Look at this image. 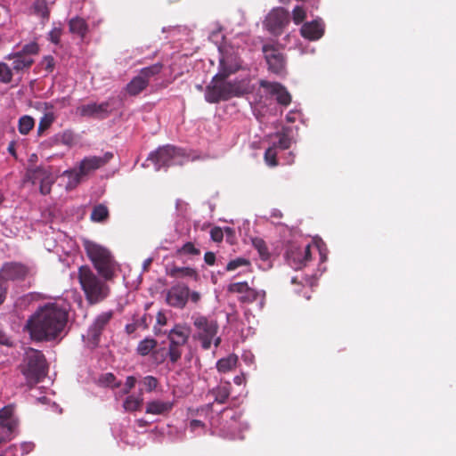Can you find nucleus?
<instances>
[{
  "instance_id": "obj_1",
  "label": "nucleus",
  "mask_w": 456,
  "mask_h": 456,
  "mask_svg": "<svg viewBox=\"0 0 456 456\" xmlns=\"http://www.w3.org/2000/svg\"><path fill=\"white\" fill-rule=\"evenodd\" d=\"M67 310L57 303L40 306L28 317L25 330L36 342H50L59 338L68 322Z\"/></svg>"
},
{
  "instance_id": "obj_2",
  "label": "nucleus",
  "mask_w": 456,
  "mask_h": 456,
  "mask_svg": "<svg viewBox=\"0 0 456 456\" xmlns=\"http://www.w3.org/2000/svg\"><path fill=\"white\" fill-rule=\"evenodd\" d=\"M252 91L249 77L228 80V78L216 74L206 86L204 97L208 103H219L232 98L242 97Z\"/></svg>"
},
{
  "instance_id": "obj_3",
  "label": "nucleus",
  "mask_w": 456,
  "mask_h": 456,
  "mask_svg": "<svg viewBox=\"0 0 456 456\" xmlns=\"http://www.w3.org/2000/svg\"><path fill=\"white\" fill-rule=\"evenodd\" d=\"M84 248L99 275L105 281L113 280L118 264L112 253L107 248L90 240L84 242Z\"/></svg>"
},
{
  "instance_id": "obj_4",
  "label": "nucleus",
  "mask_w": 456,
  "mask_h": 456,
  "mask_svg": "<svg viewBox=\"0 0 456 456\" xmlns=\"http://www.w3.org/2000/svg\"><path fill=\"white\" fill-rule=\"evenodd\" d=\"M78 281L89 305H96L110 295V289L88 265L78 268Z\"/></svg>"
},
{
  "instance_id": "obj_5",
  "label": "nucleus",
  "mask_w": 456,
  "mask_h": 456,
  "mask_svg": "<svg viewBox=\"0 0 456 456\" xmlns=\"http://www.w3.org/2000/svg\"><path fill=\"white\" fill-rule=\"evenodd\" d=\"M19 369L28 385L38 383L46 373V361L43 353L34 348H28Z\"/></svg>"
},
{
  "instance_id": "obj_6",
  "label": "nucleus",
  "mask_w": 456,
  "mask_h": 456,
  "mask_svg": "<svg viewBox=\"0 0 456 456\" xmlns=\"http://www.w3.org/2000/svg\"><path fill=\"white\" fill-rule=\"evenodd\" d=\"M191 319L196 329L193 338L200 341L201 347L204 350H208L212 343L218 347L222 340L220 337L216 336L219 330L217 322L200 314H193Z\"/></svg>"
},
{
  "instance_id": "obj_7",
  "label": "nucleus",
  "mask_w": 456,
  "mask_h": 456,
  "mask_svg": "<svg viewBox=\"0 0 456 456\" xmlns=\"http://www.w3.org/2000/svg\"><path fill=\"white\" fill-rule=\"evenodd\" d=\"M191 328L185 324H175L167 333L168 360L171 363H176L182 357L183 347L189 341Z\"/></svg>"
},
{
  "instance_id": "obj_8",
  "label": "nucleus",
  "mask_w": 456,
  "mask_h": 456,
  "mask_svg": "<svg viewBox=\"0 0 456 456\" xmlns=\"http://www.w3.org/2000/svg\"><path fill=\"white\" fill-rule=\"evenodd\" d=\"M227 291L229 293L238 294V301L240 304L250 305L258 301L261 308L265 305V292L264 290H258L249 287L246 281L229 284Z\"/></svg>"
},
{
  "instance_id": "obj_9",
  "label": "nucleus",
  "mask_w": 456,
  "mask_h": 456,
  "mask_svg": "<svg viewBox=\"0 0 456 456\" xmlns=\"http://www.w3.org/2000/svg\"><path fill=\"white\" fill-rule=\"evenodd\" d=\"M262 51L268 65V69L277 76L286 74V57L278 45L265 44Z\"/></svg>"
},
{
  "instance_id": "obj_10",
  "label": "nucleus",
  "mask_w": 456,
  "mask_h": 456,
  "mask_svg": "<svg viewBox=\"0 0 456 456\" xmlns=\"http://www.w3.org/2000/svg\"><path fill=\"white\" fill-rule=\"evenodd\" d=\"M183 153L180 150L171 145H166L159 148L155 152H151L148 158L156 166L157 169L168 167L170 166L182 164Z\"/></svg>"
},
{
  "instance_id": "obj_11",
  "label": "nucleus",
  "mask_w": 456,
  "mask_h": 456,
  "mask_svg": "<svg viewBox=\"0 0 456 456\" xmlns=\"http://www.w3.org/2000/svg\"><path fill=\"white\" fill-rule=\"evenodd\" d=\"M286 257L289 265L295 269H300L311 259L310 244L297 245L291 243L286 251Z\"/></svg>"
},
{
  "instance_id": "obj_12",
  "label": "nucleus",
  "mask_w": 456,
  "mask_h": 456,
  "mask_svg": "<svg viewBox=\"0 0 456 456\" xmlns=\"http://www.w3.org/2000/svg\"><path fill=\"white\" fill-rule=\"evenodd\" d=\"M289 23V12L281 7L272 10L265 21L266 28L274 36L281 35Z\"/></svg>"
},
{
  "instance_id": "obj_13",
  "label": "nucleus",
  "mask_w": 456,
  "mask_h": 456,
  "mask_svg": "<svg viewBox=\"0 0 456 456\" xmlns=\"http://www.w3.org/2000/svg\"><path fill=\"white\" fill-rule=\"evenodd\" d=\"M29 268L19 262L5 263L0 270V279L7 284V281H22L28 275Z\"/></svg>"
},
{
  "instance_id": "obj_14",
  "label": "nucleus",
  "mask_w": 456,
  "mask_h": 456,
  "mask_svg": "<svg viewBox=\"0 0 456 456\" xmlns=\"http://www.w3.org/2000/svg\"><path fill=\"white\" fill-rule=\"evenodd\" d=\"M190 289L187 285L178 283L172 286L167 292V302L169 305L183 309L189 299Z\"/></svg>"
},
{
  "instance_id": "obj_15",
  "label": "nucleus",
  "mask_w": 456,
  "mask_h": 456,
  "mask_svg": "<svg viewBox=\"0 0 456 456\" xmlns=\"http://www.w3.org/2000/svg\"><path fill=\"white\" fill-rule=\"evenodd\" d=\"M110 102H103L102 103L91 102L88 104L81 105L77 108V112L81 117L94 118L97 119H104L110 114Z\"/></svg>"
},
{
  "instance_id": "obj_16",
  "label": "nucleus",
  "mask_w": 456,
  "mask_h": 456,
  "mask_svg": "<svg viewBox=\"0 0 456 456\" xmlns=\"http://www.w3.org/2000/svg\"><path fill=\"white\" fill-rule=\"evenodd\" d=\"M260 87L265 89L271 95L276 96V101L282 106H288L291 102V95L284 86L278 82H269L267 80H260Z\"/></svg>"
},
{
  "instance_id": "obj_17",
  "label": "nucleus",
  "mask_w": 456,
  "mask_h": 456,
  "mask_svg": "<svg viewBox=\"0 0 456 456\" xmlns=\"http://www.w3.org/2000/svg\"><path fill=\"white\" fill-rule=\"evenodd\" d=\"M113 317V311L100 314L89 327L88 336L94 344H98L101 335Z\"/></svg>"
},
{
  "instance_id": "obj_18",
  "label": "nucleus",
  "mask_w": 456,
  "mask_h": 456,
  "mask_svg": "<svg viewBox=\"0 0 456 456\" xmlns=\"http://www.w3.org/2000/svg\"><path fill=\"white\" fill-rule=\"evenodd\" d=\"M113 158V153L106 152L102 157L92 156L85 158L79 165L81 173L85 175H88L91 171L96 170L106 165Z\"/></svg>"
},
{
  "instance_id": "obj_19",
  "label": "nucleus",
  "mask_w": 456,
  "mask_h": 456,
  "mask_svg": "<svg viewBox=\"0 0 456 456\" xmlns=\"http://www.w3.org/2000/svg\"><path fill=\"white\" fill-rule=\"evenodd\" d=\"M241 68L240 61L233 55H225L219 61L218 72L223 77L228 78L231 75L235 74Z\"/></svg>"
},
{
  "instance_id": "obj_20",
  "label": "nucleus",
  "mask_w": 456,
  "mask_h": 456,
  "mask_svg": "<svg viewBox=\"0 0 456 456\" xmlns=\"http://www.w3.org/2000/svg\"><path fill=\"white\" fill-rule=\"evenodd\" d=\"M301 36L308 40L320 39L324 34V25L321 20L305 22L300 29Z\"/></svg>"
},
{
  "instance_id": "obj_21",
  "label": "nucleus",
  "mask_w": 456,
  "mask_h": 456,
  "mask_svg": "<svg viewBox=\"0 0 456 456\" xmlns=\"http://www.w3.org/2000/svg\"><path fill=\"white\" fill-rule=\"evenodd\" d=\"M5 59L8 61H12L11 68L12 71L16 73L28 70L34 63V60L31 56L19 53L18 52L8 54L5 56Z\"/></svg>"
},
{
  "instance_id": "obj_22",
  "label": "nucleus",
  "mask_w": 456,
  "mask_h": 456,
  "mask_svg": "<svg viewBox=\"0 0 456 456\" xmlns=\"http://www.w3.org/2000/svg\"><path fill=\"white\" fill-rule=\"evenodd\" d=\"M174 408L171 401L152 400L147 403L145 412L152 415H167Z\"/></svg>"
},
{
  "instance_id": "obj_23",
  "label": "nucleus",
  "mask_w": 456,
  "mask_h": 456,
  "mask_svg": "<svg viewBox=\"0 0 456 456\" xmlns=\"http://www.w3.org/2000/svg\"><path fill=\"white\" fill-rule=\"evenodd\" d=\"M232 385L229 381L221 382L216 387L208 391V395L214 397V402L223 404L225 403L231 395Z\"/></svg>"
},
{
  "instance_id": "obj_24",
  "label": "nucleus",
  "mask_w": 456,
  "mask_h": 456,
  "mask_svg": "<svg viewBox=\"0 0 456 456\" xmlns=\"http://www.w3.org/2000/svg\"><path fill=\"white\" fill-rule=\"evenodd\" d=\"M50 12L46 0H34L29 7V13L40 17L43 24L49 20Z\"/></svg>"
},
{
  "instance_id": "obj_25",
  "label": "nucleus",
  "mask_w": 456,
  "mask_h": 456,
  "mask_svg": "<svg viewBox=\"0 0 456 456\" xmlns=\"http://www.w3.org/2000/svg\"><path fill=\"white\" fill-rule=\"evenodd\" d=\"M148 85L146 78L138 75L126 85V91L129 95L135 96L142 92Z\"/></svg>"
},
{
  "instance_id": "obj_26",
  "label": "nucleus",
  "mask_w": 456,
  "mask_h": 456,
  "mask_svg": "<svg viewBox=\"0 0 456 456\" xmlns=\"http://www.w3.org/2000/svg\"><path fill=\"white\" fill-rule=\"evenodd\" d=\"M69 31L72 34H77L82 39L85 38L88 32V25L86 21L80 17L72 18L69 21Z\"/></svg>"
},
{
  "instance_id": "obj_27",
  "label": "nucleus",
  "mask_w": 456,
  "mask_h": 456,
  "mask_svg": "<svg viewBox=\"0 0 456 456\" xmlns=\"http://www.w3.org/2000/svg\"><path fill=\"white\" fill-rule=\"evenodd\" d=\"M167 274L173 278H183V277H191L193 278L195 281L199 279V274L197 271L191 267L185 266V267H178V266H173L169 269L167 272Z\"/></svg>"
},
{
  "instance_id": "obj_28",
  "label": "nucleus",
  "mask_w": 456,
  "mask_h": 456,
  "mask_svg": "<svg viewBox=\"0 0 456 456\" xmlns=\"http://www.w3.org/2000/svg\"><path fill=\"white\" fill-rule=\"evenodd\" d=\"M158 341L151 338H146L140 341L136 347V353L141 356L151 355L153 350L157 347Z\"/></svg>"
},
{
  "instance_id": "obj_29",
  "label": "nucleus",
  "mask_w": 456,
  "mask_h": 456,
  "mask_svg": "<svg viewBox=\"0 0 456 456\" xmlns=\"http://www.w3.org/2000/svg\"><path fill=\"white\" fill-rule=\"evenodd\" d=\"M238 362V356L230 354L227 357L222 358L216 362V369L219 372L226 373L233 370Z\"/></svg>"
},
{
  "instance_id": "obj_30",
  "label": "nucleus",
  "mask_w": 456,
  "mask_h": 456,
  "mask_svg": "<svg viewBox=\"0 0 456 456\" xmlns=\"http://www.w3.org/2000/svg\"><path fill=\"white\" fill-rule=\"evenodd\" d=\"M46 170L47 168L44 167L28 168L26 173V180L31 182L33 184L39 183L45 177Z\"/></svg>"
},
{
  "instance_id": "obj_31",
  "label": "nucleus",
  "mask_w": 456,
  "mask_h": 456,
  "mask_svg": "<svg viewBox=\"0 0 456 456\" xmlns=\"http://www.w3.org/2000/svg\"><path fill=\"white\" fill-rule=\"evenodd\" d=\"M143 403L142 395L135 396L128 395L124 401L123 407L126 411H135L141 409Z\"/></svg>"
},
{
  "instance_id": "obj_32",
  "label": "nucleus",
  "mask_w": 456,
  "mask_h": 456,
  "mask_svg": "<svg viewBox=\"0 0 456 456\" xmlns=\"http://www.w3.org/2000/svg\"><path fill=\"white\" fill-rule=\"evenodd\" d=\"M93 222L102 223L109 218L108 208L102 204L96 205L90 216Z\"/></svg>"
},
{
  "instance_id": "obj_33",
  "label": "nucleus",
  "mask_w": 456,
  "mask_h": 456,
  "mask_svg": "<svg viewBox=\"0 0 456 456\" xmlns=\"http://www.w3.org/2000/svg\"><path fill=\"white\" fill-rule=\"evenodd\" d=\"M54 182H55V177L53 176V175L52 174L50 169L47 168V170L45 174V177L39 183L40 192L43 195L49 194L51 191L52 185L54 183Z\"/></svg>"
},
{
  "instance_id": "obj_34",
  "label": "nucleus",
  "mask_w": 456,
  "mask_h": 456,
  "mask_svg": "<svg viewBox=\"0 0 456 456\" xmlns=\"http://www.w3.org/2000/svg\"><path fill=\"white\" fill-rule=\"evenodd\" d=\"M176 255L196 256L200 255V249L197 248L194 243L189 241L177 248Z\"/></svg>"
},
{
  "instance_id": "obj_35",
  "label": "nucleus",
  "mask_w": 456,
  "mask_h": 456,
  "mask_svg": "<svg viewBox=\"0 0 456 456\" xmlns=\"http://www.w3.org/2000/svg\"><path fill=\"white\" fill-rule=\"evenodd\" d=\"M163 69V64L160 62H157L151 66L142 68L140 70L139 75L144 78H146V81L149 83V80L151 77H154L155 75H158L161 72Z\"/></svg>"
},
{
  "instance_id": "obj_36",
  "label": "nucleus",
  "mask_w": 456,
  "mask_h": 456,
  "mask_svg": "<svg viewBox=\"0 0 456 456\" xmlns=\"http://www.w3.org/2000/svg\"><path fill=\"white\" fill-rule=\"evenodd\" d=\"M275 136L279 139L276 144V149L288 150L292 143V139L288 134V131L283 129L281 132H277Z\"/></svg>"
},
{
  "instance_id": "obj_37",
  "label": "nucleus",
  "mask_w": 456,
  "mask_h": 456,
  "mask_svg": "<svg viewBox=\"0 0 456 456\" xmlns=\"http://www.w3.org/2000/svg\"><path fill=\"white\" fill-rule=\"evenodd\" d=\"M35 121L30 116H22L19 119V132L21 134H28L34 127Z\"/></svg>"
},
{
  "instance_id": "obj_38",
  "label": "nucleus",
  "mask_w": 456,
  "mask_h": 456,
  "mask_svg": "<svg viewBox=\"0 0 456 456\" xmlns=\"http://www.w3.org/2000/svg\"><path fill=\"white\" fill-rule=\"evenodd\" d=\"M252 245L257 250L261 259L267 260L269 258L268 248L263 239L254 238L252 240Z\"/></svg>"
},
{
  "instance_id": "obj_39",
  "label": "nucleus",
  "mask_w": 456,
  "mask_h": 456,
  "mask_svg": "<svg viewBox=\"0 0 456 456\" xmlns=\"http://www.w3.org/2000/svg\"><path fill=\"white\" fill-rule=\"evenodd\" d=\"M55 120V116L53 112L45 113L39 121L37 133L41 135L46 129H48Z\"/></svg>"
},
{
  "instance_id": "obj_40",
  "label": "nucleus",
  "mask_w": 456,
  "mask_h": 456,
  "mask_svg": "<svg viewBox=\"0 0 456 456\" xmlns=\"http://www.w3.org/2000/svg\"><path fill=\"white\" fill-rule=\"evenodd\" d=\"M264 159L265 163L269 167H276L278 165V159H277V149L276 144L273 143L272 146H270L268 149H266Z\"/></svg>"
},
{
  "instance_id": "obj_41",
  "label": "nucleus",
  "mask_w": 456,
  "mask_h": 456,
  "mask_svg": "<svg viewBox=\"0 0 456 456\" xmlns=\"http://www.w3.org/2000/svg\"><path fill=\"white\" fill-rule=\"evenodd\" d=\"M64 175H66L69 179L67 187L70 189L75 188L81 182L82 177L85 176V175L81 173L80 169L66 171Z\"/></svg>"
},
{
  "instance_id": "obj_42",
  "label": "nucleus",
  "mask_w": 456,
  "mask_h": 456,
  "mask_svg": "<svg viewBox=\"0 0 456 456\" xmlns=\"http://www.w3.org/2000/svg\"><path fill=\"white\" fill-rule=\"evenodd\" d=\"M12 69L5 62H0V82L9 84L12 80Z\"/></svg>"
},
{
  "instance_id": "obj_43",
  "label": "nucleus",
  "mask_w": 456,
  "mask_h": 456,
  "mask_svg": "<svg viewBox=\"0 0 456 456\" xmlns=\"http://www.w3.org/2000/svg\"><path fill=\"white\" fill-rule=\"evenodd\" d=\"M151 356L155 363H163L168 358V350L167 351L165 348H155Z\"/></svg>"
},
{
  "instance_id": "obj_44",
  "label": "nucleus",
  "mask_w": 456,
  "mask_h": 456,
  "mask_svg": "<svg viewBox=\"0 0 456 456\" xmlns=\"http://www.w3.org/2000/svg\"><path fill=\"white\" fill-rule=\"evenodd\" d=\"M250 265V262L243 257H238L236 259L231 260L226 265V271L231 272L238 269L240 266H248Z\"/></svg>"
},
{
  "instance_id": "obj_45",
  "label": "nucleus",
  "mask_w": 456,
  "mask_h": 456,
  "mask_svg": "<svg viewBox=\"0 0 456 456\" xmlns=\"http://www.w3.org/2000/svg\"><path fill=\"white\" fill-rule=\"evenodd\" d=\"M142 384L144 386L146 392H152L159 385V380L153 376H146L142 379Z\"/></svg>"
},
{
  "instance_id": "obj_46",
  "label": "nucleus",
  "mask_w": 456,
  "mask_h": 456,
  "mask_svg": "<svg viewBox=\"0 0 456 456\" xmlns=\"http://www.w3.org/2000/svg\"><path fill=\"white\" fill-rule=\"evenodd\" d=\"M100 382L105 386L111 387H118L120 386V382H116L115 375L110 372L103 374L100 378Z\"/></svg>"
},
{
  "instance_id": "obj_47",
  "label": "nucleus",
  "mask_w": 456,
  "mask_h": 456,
  "mask_svg": "<svg viewBox=\"0 0 456 456\" xmlns=\"http://www.w3.org/2000/svg\"><path fill=\"white\" fill-rule=\"evenodd\" d=\"M306 17V12L301 6H296L292 11V20L295 24H300Z\"/></svg>"
},
{
  "instance_id": "obj_48",
  "label": "nucleus",
  "mask_w": 456,
  "mask_h": 456,
  "mask_svg": "<svg viewBox=\"0 0 456 456\" xmlns=\"http://www.w3.org/2000/svg\"><path fill=\"white\" fill-rule=\"evenodd\" d=\"M41 65L47 73L53 72L55 67L54 58L52 55L45 56L41 61Z\"/></svg>"
},
{
  "instance_id": "obj_49",
  "label": "nucleus",
  "mask_w": 456,
  "mask_h": 456,
  "mask_svg": "<svg viewBox=\"0 0 456 456\" xmlns=\"http://www.w3.org/2000/svg\"><path fill=\"white\" fill-rule=\"evenodd\" d=\"M39 51L38 45L37 43H29L25 45L21 51H19V53L27 54L30 56L32 54H37Z\"/></svg>"
},
{
  "instance_id": "obj_50",
  "label": "nucleus",
  "mask_w": 456,
  "mask_h": 456,
  "mask_svg": "<svg viewBox=\"0 0 456 456\" xmlns=\"http://www.w3.org/2000/svg\"><path fill=\"white\" fill-rule=\"evenodd\" d=\"M61 33H62L61 28H53L49 32V35H48L50 41L53 44H54V45H58L60 43V41H61Z\"/></svg>"
},
{
  "instance_id": "obj_51",
  "label": "nucleus",
  "mask_w": 456,
  "mask_h": 456,
  "mask_svg": "<svg viewBox=\"0 0 456 456\" xmlns=\"http://www.w3.org/2000/svg\"><path fill=\"white\" fill-rule=\"evenodd\" d=\"M210 237L213 241L221 242L224 239L223 230L218 226L212 228L210 231Z\"/></svg>"
},
{
  "instance_id": "obj_52",
  "label": "nucleus",
  "mask_w": 456,
  "mask_h": 456,
  "mask_svg": "<svg viewBox=\"0 0 456 456\" xmlns=\"http://www.w3.org/2000/svg\"><path fill=\"white\" fill-rule=\"evenodd\" d=\"M136 379L134 376H128L126 378L125 386L122 389L124 395L129 394V392L135 387Z\"/></svg>"
},
{
  "instance_id": "obj_53",
  "label": "nucleus",
  "mask_w": 456,
  "mask_h": 456,
  "mask_svg": "<svg viewBox=\"0 0 456 456\" xmlns=\"http://www.w3.org/2000/svg\"><path fill=\"white\" fill-rule=\"evenodd\" d=\"M13 413V407L12 405H7L3 407L0 410V419L2 420H9Z\"/></svg>"
},
{
  "instance_id": "obj_54",
  "label": "nucleus",
  "mask_w": 456,
  "mask_h": 456,
  "mask_svg": "<svg viewBox=\"0 0 456 456\" xmlns=\"http://www.w3.org/2000/svg\"><path fill=\"white\" fill-rule=\"evenodd\" d=\"M8 285L0 279V305L4 302L7 295Z\"/></svg>"
},
{
  "instance_id": "obj_55",
  "label": "nucleus",
  "mask_w": 456,
  "mask_h": 456,
  "mask_svg": "<svg viewBox=\"0 0 456 456\" xmlns=\"http://www.w3.org/2000/svg\"><path fill=\"white\" fill-rule=\"evenodd\" d=\"M0 345L12 346V342L5 332L0 328Z\"/></svg>"
},
{
  "instance_id": "obj_56",
  "label": "nucleus",
  "mask_w": 456,
  "mask_h": 456,
  "mask_svg": "<svg viewBox=\"0 0 456 456\" xmlns=\"http://www.w3.org/2000/svg\"><path fill=\"white\" fill-rule=\"evenodd\" d=\"M204 261L208 265H214L216 263V255L214 252L208 251L204 255Z\"/></svg>"
},
{
  "instance_id": "obj_57",
  "label": "nucleus",
  "mask_w": 456,
  "mask_h": 456,
  "mask_svg": "<svg viewBox=\"0 0 456 456\" xmlns=\"http://www.w3.org/2000/svg\"><path fill=\"white\" fill-rule=\"evenodd\" d=\"M189 298L192 303L197 304L200 300L201 295L198 291H190Z\"/></svg>"
},
{
  "instance_id": "obj_58",
  "label": "nucleus",
  "mask_w": 456,
  "mask_h": 456,
  "mask_svg": "<svg viewBox=\"0 0 456 456\" xmlns=\"http://www.w3.org/2000/svg\"><path fill=\"white\" fill-rule=\"evenodd\" d=\"M167 317L162 312H159L157 314V323L160 326L167 324Z\"/></svg>"
},
{
  "instance_id": "obj_59",
  "label": "nucleus",
  "mask_w": 456,
  "mask_h": 456,
  "mask_svg": "<svg viewBox=\"0 0 456 456\" xmlns=\"http://www.w3.org/2000/svg\"><path fill=\"white\" fill-rule=\"evenodd\" d=\"M190 427H191V430H195L199 428L205 427V424L200 419H192L190 423Z\"/></svg>"
},
{
  "instance_id": "obj_60",
  "label": "nucleus",
  "mask_w": 456,
  "mask_h": 456,
  "mask_svg": "<svg viewBox=\"0 0 456 456\" xmlns=\"http://www.w3.org/2000/svg\"><path fill=\"white\" fill-rule=\"evenodd\" d=\"M8 152L13 156L15 159H17L16 150H15V142L12 141L8 145Z\"/></svg>"
},
{
  "instance_id": "obj_61",
  "label": "nucleus",
  "mask_w": 456,
  "mask_h": 456,
  "mask_svg": "<svg viewBox=\"0 0 456 456\" xmlns=\"http://www.w3.org/2000/svg\"><path fill=\"white\" fill-rule=\"evenodd\" d=\"M138 328V325L137 323H130V324H127L126 326V331L128 333V334H131L133 332H134L136 330V329Z\"/></svg>"
},
{
  "instance_id": "obj_62",
  "label": "nucleus",
  "mask_w": 456,
  "mask_h": 456,
  "mask_svg": "<svg viewBox=\"0 0 456 456\" xmlns=\"http://www.w3.org/2000/svg\"><path fill=\"white\" fill-rule=\"evenodd\" d=\"M136 423L140 428H145L148 426V422L143 419H137Z\"/></svg>"
},
{
  "instance_id": "obj_63",
  "label": "nucleus",
  "mask_w": 456,
  "mask_h": 456,
  "mask_svg": "<svg viewBox=\"0 0 456 456\" xmlns=\"http://www.w3.org/2000/svg\"><path fill=\"white\" fill-rule=\"evenodd\" d=\"M146 319H147V316L146 315H143L141 319V322L140 323H137L138 327L139 326H142L143 329H146L147 328V323H146Z\"/></svg>"
},
{
  "instance_id": "obj_64",
  "label": "nucleus",
  "mask_w": 456,
  "mask_h": 456,
  "mask_svg": "<svg viewBox=\"0 0 456 456\" xmlns=\"http://www.w3.org/2000/svg\"><path fill=\"white\" fill-rule=\"evenodd\" d=\"M233 381L235 384L237 385H240L241 382H242V377L240 376H236L234 379H233Z\"/></svg>"
}]
</instances>
